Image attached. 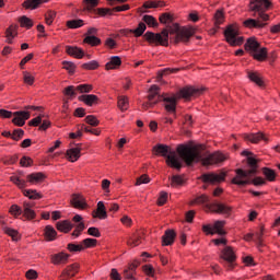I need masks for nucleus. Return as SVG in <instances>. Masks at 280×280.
I'll return each instance as SVG.
<instances>
[{"mask_svg":"<svg viewBox=\"0 0 280 280\" xmlns=\"http://www.w3.org/2000/svg\"><path fill=\"white\" fill-rule=\"evenodd\" d=\"M176 154L188 166L194 165V163H201L203 166L215 165L226 161V156L220 152L209 153L207 149H205V144H179L176 148Z\"/></svg>","mask_w":280,"mask_h":280,"instance_id":"nucleus-1","label":"nucleus"},{"mask_svg":"<svg viewBox=\"0 0 280 280\" xmlns=\"http://www.w3.org/2000/svg\"><path fill=\"white\" fill-rule=\"evenodd\" d=\"M243 156H246L245 161L249 167V170L244 171L242 168H237L235 171L236 176L232 178V184L237 185L238 187H246V185H255V187H259V185H266V179L261 177H255L253 176L257 174V170L259 168V160L253 152L250 151H243Z\"/></svg>","mask_w":280,"mask_h":280,"instance_id":"nucleus-2","label":"nucleus"},{"mask_svg":"<svg viewBox=\"0 0 280 280\" xmlns=\"http://www.w3.org/2000/svg\"><path fill=\"white\" fill-rule=\"evenodd\" d=\"M272 8L270 0H250L249 10L255 19H247L243 22L248 30H264L268 25L264 21H270V15L266 12Z\"/></svg>","mask_w":280,"mask_h":280,"instance_id":"nucleus-3","label":"nucleus"},{"mask_svg":"<svg viewBox=\"0 0 280 280\" xmlns=\"http://www.w3.org/2000/svg\"><path fill=\"white\" fill-rule=\"evenodd\" d=\"M160 23L166 26L161 33L147 32L145 40L155 45L167 46L170 34H176V18L170 13H162L159 18Z\"/></svg>","mask_w":280,"mask_h":280,"instance_id":"nucleus-4","label":"nucleus"},{"mask_svg":"<svg viewBox=\"0 0 280 280\" xmlns=\"http://www.w3.org/2000/svg\"><path fill=\"white\" fill-rule=\"evenodd\" d=\"M148 100L149 102H164V108L167 113H176V94H161V88L156 84L149 89Z\"/></svg>","mask_w":280,"mask_h":280,"instance_id":"nucleus-5","label":"nucleus"},{"mask_svg":"<svg viewBox=\"0 0 280 280\" xmlns=\"http://www.w3.org/2000/svg\"><path fill=\"white\" fill-rule=\"evenodd\" d=\"M152 152L155 156H163L168 167L176 170V150L172 147L163 143H158L152 148Z\"/></svg>","mask_w":280,"mask_h":280,"instance_id":"nucleus-6","label":"nucleus"},{"mask_svg":"<svg viewBox=\"0 0 280 280\" xmlns=\"http://www.w3.org/2000/svg\"><path fill=\"white\" fill-rule=\"evenodd\" d=\"M196 205H205L206 209L213 211L214 213H221L222 215L231 214V207L224 203H209V197L207 195H201L195 199Z\"/></svg>","mask_w":280,"mask_h":280,"instance_id":"nucleus-7","label":"nucleus"},{"mask_svg":"<svg viewBox=\"0 0 280 280\" xmlns=\"http://www.w3.org/2000/svg\"><path fill=\"white\" fill-rule=\"evenodd\" d=\"M245 50L250 51L255 60L262 61L268 58V50L266 48H261L259 46V42H257V38L255 37L247 38L245 43Z\"/></svg>","mask_w":280,"mask_h":280,"instance_id":"nucleus-8","label":"nucleus"},{"mask_svg":"<svg viewBox=\"0 0 280 280\" xmlns=\"http://www.w3.org/2000/svg\"><path fill=\"white\" fill-rule=\"evenodd\" d=\"M13 114L12 112L7 109H0V117H2L3 119H10V117L13 116L12 124H14V126H19L20 128H22L25 121H27V119H30L31 117L30 112L25 110L15 112Z\"/></svg>","mask_w":280,"mask_h":280,"instance_id":"nucleus-9","label":"nucleus"},{"mask_svg":"<svg viewBox=\"0 0 280 280\" xmlns=\"http://www.w3.org/2000/svg\"><path fill=\"white\" fill-rule=\"evenodd\" d=\"M226 43L232 47H237L244 44V37L240 36V30L235 25H229L224 31Z\"/></svg>","mask_w":280,"mask_h":280,"instance_id":"nucleus-10","label":"nucleus"},{"mask_svg":"<svg viewBox=\"0 0 280 280\" xmlns=\"http://www.w3.org/2000/svg\"><path fill=\"white\" fill-rule=\"evenodd\" d=\"M202 93H205V88H195V86H185L182 88L177 94L176 97L185 100L186 102H189V100L194 98V97H200V95H202Z\"/></svg>","mask_w":280,"mask_h":280,"instance_id":"nucleus-11","label":"nucleus"},{"mask_svg":"<svg viewBox=\"0 0 280 280\" xmlns=\"http://www.w3.org/2000/svg\"><path fill=\"white\" fill-rule=\"evenodd\" d=\"M221 264L229 269L233 270L235 268V259H237V256H235V252L231 246H226L222 252H221Z\"/></svg>","mask_w":280,"mask_h":280,"instance_id":"nucleus-12","label":"nucleus"},{"mask_svg":"<svg viewBox=\"0 0 280 280\" xmlns=\"http://www.w3.org/2000/svg\"><path fill=\"white\" fill-rule=\"evenodd\" d=\"M226 224V222L224 221H215L213 225L211 224H206L202 225V231L203 233H206L207 235H226V231H224V225Z\"/></svg>","mask_w":280,"mask_h":280,"instance_id":"nucleus-13","label":"nucleus"},{"mask_svg":"<svg viewBox=\"0 0 280 280\" xmlns=\"http://www.w3.org/2000/svg\"><path fill=\"white\" fill-rule=\"evenodd\" d=\"M196 34V28L179 26L176 24V42L188 43L189 38Z\"/></svg>","mask_w":280,"mask_h":280,"instance_id":"nucleus-14","label":"nucleus"},{"mask_svg":"<svg viewBox=\"0 0 280 280\" xmlns=\"http://www.w3.org/2000/svg\"><path fill=\"white\" fill-rule=\"evenodd\" d=\"M202 183H207L208 185H219V183H224V178H226V173H205L201 175Z\"/></svg>","mask_w":280,"mask_h":280,"instance_id":"nucleus-15","label":"nucleus"},{"mask_svg":"<svg viewBox=\"0 0 280 280\" xmlns=\"http://www.w3.org/2000/svg\"><path fill=\"white\" fill-rule=\"evenodd\" d=\"M75 91H79L80 93H91L93 91V85L80 84L77 88L73 85H69L65 89L63 93L67 97H75V95H78Z\"/></svg>","mask_w":280,"mask_h":280,"instance_id":"nucleus-16","label":"nucleus"},{"mask_svg":"<svg viewBox=\"0 0 280 280\" xmlns=\"http://www.w3.org/2000/svg\"><path fill=\"white\" fill-rule=\"evenodd\" d=\"M78 270H80V265L78 262L69 265L60 275V279L69 280L72 277H75V275H78Z\"/></svg>","mask_w":280,"mask_h":280,"instance_id":"nucleus-17","label":"nucleus"},{"mask_svg":"<svg viewBox=\"0 0 280 280\" xmlns=\"http://www.w3.org/2000/svg\"><path fill=\"white\" fill-rule=\"evenodd\" d=\"M23 217L27 220H35L36 212L34 211V203L24 201L23 202Z\"/></svg>","mask_w":280,"mask_h":280,"instance_id":"nucleus-18","label":"nucleus"},{"mask_svg":"<svg viewBox=\"0 0 280 280\" xmlns=\"http://www.w3.org/2000/svg\"><path fill=\"white\" fill-rule=\"evenodd\" d=\"M127 10H130V5L124 4V5L115 7L113 9L100 8L97 9V12L98 14H101V16H106V14H113V12H126Z\"/></svg>","mask_w":280,"mask_h":280,"instance_id":"nucleus-19","label":"nucleus"},{"mask_svg":"<svg viewBox=\"0 0 280 280\" xmlns=\"http://www.w3.org/2000/svg\"><path fill=\"white\" fill-rule=\"evenodd\" d=\"M92 215L93 218H98V220H106V218H108L106 206H104L103 201L97 202V209L96 211H93Z\"/></svg>","mask_w":280,"mask_h":280,"instance_id":"nucleus-20","label":"nucleus"},{"mask_svg":"<svg viewBox=\"0 0 280 280\" xmlns=\"http://www.w3.org/2000/svg\"><path fill=\"white\" fill-rule=\"evenodd\" d=\"M245 141H250V143H257L259 141H268L266 135L261 131L257 133H249L244 136Z\"/></svg>","mask_w":280,"mask_h":280,"instance_id":"nucleus-21","label":"nucleus"},{"mask_svg":"<svg viewBox=\"0 0 280 280\" xmlns=\"http://www.w3.org/2000/svg\"><path fill=\"white\" fill-rule=\"evenodd\" d=\"M66 52L68 56H72V58H78L79 60L84 58V50L77 46H66Z\"/></svg>","mask_w":280,"mask_h":280,"instance_id":"nucleus-22","label":"nucleus"},{"mask_svg":"<svg viewBox=\"0 0 280 280\" xmlns=\"http://www.w3.org/2000/svg\"><path fill=\"white\" fill-rule=\"evenodd\" d=\"M176 238V232L174 230H167L162 236V246H172L174 240Z\"/></svg>","mask_w":280,"mask_h":280,"instance_id":"nucleus-23","label":"nucleus"},{"mask_svg":"<svg viewBox=\"0 0 280 280\" xmlns=\"http://www.w3.org/2000/svg\"><path fill=\"white\" fill-rule=\"evenodd\" d=\"M98 97L95 94H83L79 96V102H83L86 106H93L98 102Z\"/></svg>","mask_w":280,"mask_h":280,"instance_id":"nucleus-24","label":"nucleus"},{"mask_svg":"<svg viewBox=\"0 0 280 280\" xmlns=\"http://www.w3.org/2000/svg\"><path fill=\"white\" fill-rule=\"evenodd\" d=\"M69 261V254L58 253L51 256V264L60 266V264H67Z\"/></svg>","mask_w":280,"mask_h":280,"instance_id":"nucleus-25","label":"nucleus"},{"mask_svg":"<svg viewBox=\"0 0 280 280\" xmlns=\"http://www.w3.org/2000/svg\"><path fill=\"white\" fill-rule=\"evenodd\" d=\"M247 78L250 80V82L257 84V86H264V77H261L259 72L247 71Z\"/></svg>","mask_w":280,"mask_h":280,"instance_id":"nucleus-26","label":"nucleus"},{"mask_svg":"<svg viewBox=\"0 0 280 280\" xmlns=\"http://www.w3.org/2000/svg\"><path fill=\"white\" fill-rule=\"evenodd\" d=\"M26 183H31V185H36L38 183H43L45 180V174L43 173H32L26 176Z\"/></svg>","mask_w":280,"mask_h":280,"instance_id":"nucleus-27","label":"nucleus"},{"mask_svg":"<svg viewBox=\"0 0 280 280\" xmlns=\"http://www.w3.org/2000/svg\"><path fill=\"white\" fill-rule=\"evenodd\" d=\"M21 176H23V172H19V176H11L10 180L16 185L19 189H25V187H27V180L21 178Z\"/></svg>","mask_w":280,"mask_h":280,"instance_id":"nucleus-28","label":"nucleus"},{"mask_svg":"<svg viewBox=\"0 0 280 280\" xmlns=\"http://www.w3.org/2000/svg\"><path fill=\"white\" fill-rule=\"evenodd\" d=\"M118 67H121V58L119 56H113L109 59V62L105 65V69L107 71H110L113 69H117Z\"/></svg>","mask_w":280,"mask_h":280,"instance_id":"nucleus-29","label":"nucleus"},{"mask_svg":"<svg viewBox=\"0 0 280 280\" xmlns=\"http://www.w3.org/2000/svg\"><path fill=\"white\" fill-rule=\"evenodd\" d=\"M71 203L75 209H86V200L84 197L74 195L71 199Z\"/></svg>","mask_w":280,"mask_h":280,"instance_id":"nucleus-30","label":"nucleus"},{"mask_svg":"<svg viewBox=\"0 0 280 280\" xmlns=\"http://www.w3.org/2000/svg\"><path fill=\"white\" fill-rule=\"evenodd\" d=\"M48 1L49 0H25L23 2V8H25L26 10H36L38 5L47 3Z\"/></svg>","mask_w":280,"mask_h":280,"instance_id":"nucleus-31","label":"nucleus"},{"mask_svg":"<svg viewBox=\"0 0 280 280\" xmlns=\"http://www.w3.org/2000/svg\"><path fill=\"white\" fill-rule=\"evenodd\" d=\"M57 231H60L61 233H69L71 229H73V225L69 220L59 221L56 224Z\"/></svg>","mask_w":280,"mask_h":280,"instance_id":"nucleus-32","label":"nucleus"},{"mask_svg":"<svg viewBox=\"0 0 280 280\" xmlns=\"http://www.w3.org/2000/svg\"><path fill=\"white\" fill-rule=\"evenodd\" d=\"M19 35V33L16 32V27L15 26H9L5 30V43H8L9 45H12V40H14V38H16V36Z\"/></svg>","mask_w":280,"mask_h":280,"instance_id":"nucleus-33","label":"nucleus"},{"mask_svg":"<svg viewBox=\"0 0 280 280\" xmlns=\"http://www.w3.org/2000/svg\"><path fill=\"white\" fill-rule=\"evenodd\" d=\"M22 191L26 198H30V200H40V198H43V195L37 192L36 189H23Z\"/></svg>","mask_w":280,"mask_h":280,"instance_id":"nucleus-34","label":"nucleus"},{"mask_svg":"<svg viewBox=\"0 0 280 280\" xmlns=\"http://www.w3.org/2000/svg\"><path fill=\"white\" fill-rule=\"evenodd\" d=\"M44 235H45L47 242H54V240H56V236L58 235V233L56 232V229H54V226L47 225L45 228Z\"/></svg>","mask_w":280,"mask_h":280,"instance_id":"nucleus-35","label":"nucleus"},{"mask_svg":"<svg viewBox=\"0 0 280 280\" xmlns=\"http://www.w3.org/2000/svg\"><path fill=\"white\" fill-rule=\"evenodd\" d=\"M68 160L71 163H75L80 159V148H72L67 151Z\"/></svg>","mask_w":280,"mask_h":280,"instance_id":"nucleus-36","label":"nucleus"},{"mask_svg":"<svg viewBox=\"0 0 280 280\" xmlns=\"http://www.w3.org/2000/svg\"><path fill=\"white\" fill-rule=\"evenodd\" d=\"M165 2L161 1V0H150L143 3L142 8H144V10H150L152 8H164Z\"/></svg>","mask_w":280,"mask_h":280,"instance_id":"nucleus-37","label":"nucleus"},{"mask_svg":"<svg viewBox=\"0 0 280 280\" xmlns=\"http://www.w3.org/2000/svg\"><path fill=\"white\" fill-rule=\"evenodd\" d=\"M3 232L5 233V235H9V237H11L13 240V242H19V240H21V235L19 234V231L11 229V228H3Z\"/></svg>","mask_w":280,"mask_h":280,"instance_id":"nucleus-38","label":"nucleus"},{"mask_svg":"<svg viewBox=\"0 0 280 280\" xmlns=\"http://www.w3.org/2000/svg\"><path fill=\"white\" fill-rule=\"evenodd\" d=\"M84 10L88 12H93L97 5H100V0H83Z\"/></svg>","mask_w":280,"mask_h":280,"instance_id":"nucleus-39","label":"nucleus"},{"mask_svg":"<svg viewBox=\"0 0 280 280\" xmlns=\"http://www.w3.org/2000/svg\"><path fill=\"white\" fill-rule=\"evenodd\" d=\"M148 27L145 26V23L140 22L138 24V27L136 30H130V34H135L136 38H139V36H143V33L145 32Z\"/></svg>","mask_w":280,"mask_h":280,"instance_id":"nucleus-40","label":"nucleus"},{"mask_svg":"<svg viewBox=\"0 0 280 280\" xmlns=\"http://www.w3.org/2000/svg\"><path fill=\"white\" fill-rule=\"evenodd\" d=\"M127 244L131 247L135 248V246H139L141 244V234H132L128 241Z\"/></svg>","mask_w":280,"mask_h":280,"instance_id":"nucleus-41","label":"nucleus"},{"mask_svg":"<svg viewBox=\"0 0 280 280\" xmlns=\"http://www.w3.org/2000/svg\"><path fill=\"white\" fill-rule=\"evenodd\" d=\"M222 23H224V12L222 10H218L214 14V25L219 30Z\"/></svg>","mask_w":280,"mask_h":280,"instance_id":"nucleus-42","label":"nucleus"},{"mask_svg":"<svg viewBox=\"0 0 280 280\" xmlns=\"http://www.w3.org/2000/svg\"><path fill=\"white\" fill-rule=\"evenodd\" d=\"M142 21L147 23L149 27H159V22H156V19L152 15H144Z\"/></svg>","mask_w":280,"mask_h":280,"instance_id":"nucleus-43","label":"nucleus"},{"mask_svg":"<svg viewBox=\"0 0 280 280\" xmlns=\"http://www.w3.org/2000/svg\"><path fill=\"white\" fill-rule=\"evenodd\" d=\"M84 43H88V45H92V47H96V45H100L102 43V39L95 37V35H88L84 38Z\"/></svg>","mask_w":280,"mask_h":280,"instance_id":"nucleus-44","label":"nucleus"},{"mask_svg":"<svg viewBox=\"0 0 280 280\" xmlns=\"http://www.w3.org/2000/svg\"><path fill=\"white\" fill-rule=\"evenodd\" d=\"M67 248L70 253H82V250H84V245L83 244L78 245L75 243H69Z\"/></svg>","mask_w":280,"mask_h":280,"instance_id":"nucleus-45","label":"nucleus"},{"mask_svg":"<svg viewBox=\"0 0 280 280\" xmlns=\"http://www.w3.org/2000/svg\"><path fill=\"white\" fill-rule=\"evenodd\" d=\"M20 25L21 27H26L27 30H30L31 27H34V22H32V19L23 15L22 18H20Z\"/></svg>","mask_w":280,"mask_h":280,"instance_id":"nucleus-46","label":"nucleus"},{"mask_svg":"<svg viewBox=\"0 0 280 280\" xmlns=\"http://www.w3.org/2000/svg\"><path fill=\"white\" fill-rule=\"evenodd\" d=\"M67 25L70 30H78V27H82L84 25L83 20H70L67 22Z\"/></svg>","mask_w":280,"mask_h":280,"instance_id":"nucleus-47","label":"nucleus"},{"mask_svg":"<svg viewBox=\"0 0 280 280\" xmlns=\"http://www.w3.org/2000/svg\"><path fill=\"white\" fill-rule=\"evenodd\" d=\"M262 174L267 178V180L271 183L275 180V178H277V173H275V171L270 168H262Z\"/></svg>","mask_w":280,"mask_h":280,"instance_id":"nucleus-48","label":"nucleus"},{"mask_svg":"<svg viewBox=\"0 0 280 280\" xmlns=\"http://www.w3.org/2000/svg\"><path fill=\"white\" fill-rule=\"evenodd\" d=\"M9 213L13 215V218H19L23 213V209L19 207V205H12L9 209Z\"/></svg>","mask_w":280,"mask_h":280,"instance_id":"nucleus-49","label":"nucleus"},{"mask_svg":"<svg viewBox=\"0 0 280 280\" xmlns=\"http://www.w3.org/2000/svg\"><path fill=\"white\" fill-rule=\"evenodd\" d=\"M83 248H95L97 246V240L95 238H85L82 241Z\"/></svg>","mask_w":280,"mask_h":280,"instance_id":"nucleus-50","label":"nucleus"},{"mask_svg":"<svg viewBox=\"0 0 280 280\" xmlns=\"http://www.w3.org/2000/svg\"><path fill=\"white\" fill-rule=\"evenodd\" d=\"M97 67H100V63L96 60H92L82 65V69H86L88 71H95Z\"/></svg>","mask_w":280,"mask_h":280,"instance_id":"nucleus-51","label":"nucleus"},{"mask_svg":"<svg viewBox=\"0 0 280 280\" xmlns=\"http://www.w3.org/2000/svg\"><path fill=\"white\" fill-rule=\"evenodd\" d=\"M138 267L139 262H132L131 265H129V268L125 269V277H127V279L132 278V272H135V270H137Z\"/></svg>","mask_w":280,"mask_h":280,"instance_id":"nucleus-52","label":"nucleus"},{"mask_svg":"<svg viewBox=\"0 0 280 280\" xmlns=\"http://www.w3.org/2000/svg\"><path fill=\"white\" fill-rule=\"evenodd\" d=\"M129 106L128 98L126 96H119L118 97V108L120 110H126Z\"/></svg>","mask_w":280,"mask_h":280,"instance_id":"nucleus-53","label":"nucleus"},{"mask_svg":"<svg viewBox=\"0 0 280 280\" xmlns=\"http://www.w3.org/2000/svg\"><path fill=\"white\" fill-rule=\"evenodd\" d=\"M63 65V69H66V71H68V73L73 74L75 73V63L71 62V61H62Z\"/></svg>","mask_w":280,"mask_h":280,"instance_id":"nucleus-54","label":"nucleus"},{"mask_svg":"<svg viewBox=\"0 0 280 280\" xmlns=\"http://www.w3.org/2000/svg\"><path fill=\"white\" fill-rule=\"evenodd\" d=\"M25 136V131L23 129H15L13 133H11V139L13 141H21V138Z\"/></svg>","mask_w":280,"mask_h":280,"instance_id":"nucleus-55","label":"nucleus"},{"mask_svg":"<svg viewBox=\"0 0 280 280\" xmlns=\"http://www.w3.org/2000/svg\"><path fill=\"white\" fill-rule=\"evenodd\" d=\"M85 121L93 127L100 126V120L97 119V117L93 116V115H89L85 117Z\"/></svg>","mask_w":280,"mask_h":280,"instance_id":"nucleus-56","label":"nucleus"},{"mask_svg":"<svg viewBox=\"0 0 280 280\" xmlns=\"http://www.w3.org/2000/svg\"><path fill=\"white\" fill-rule=\"evenodd\" d=\"M148 183H150V177L143 174L137 178L136 186L139 187V185H148Z\"/></svg>","mask_w":280,"mask_h":280,"instance_id":"nucleus-57","label":"nucleus"},{"mask_svg":"<svg viewBox=\"0 0 280 280\" xmlns=\"http://www.w3.org/2000/svg\"><path fill=\"white\" fill-rule=\"evenodd\" d=\"M34 161L30 156H23L20 161L22 167H32Z\"/></svg>","mask_w":280,"mask_h":280,"instance_id":"nucleus-58","label":"nucleus"},{"mask_svg":"<svg viewBox=\"0 0 280 280\" xmlns=\"http://www.w3.org/2000/svg\"><path fill=\"white\" fill-rule=\"evenodd\" d=\"M174 71H176V69H164L162 72H159L158 74V82L163 83V75H170V73H174Z\"/></svg>","mask_w":280,"mask_h":280,"instance_id":"nucleus-59","label":"nucleus"},{"mask_svg":"<svg viewBox=\"0 0 280 280\" xmlns=\"http://www.w3.org/2000/svg\"><path fill=\"white\" fill-rule=\"evenodd\" d=\"M54 19H56V13L54 11H48L45 14L46 25H51V23H54Z\"/></svg>","mask_w":280,"mask_h":280,"instance_id":"nucleus-60","label":"nucleus"},{"mask_svg":"<svg viewBox=\"0 0 280 280\" xmlns=\"http://www.w3.org/2000/svg\"><path fill=\"white\" fill-rule=\"evenodd\" d=\"M88 235H91L92 237H102V233L100 232V229L95 226L88 229Z\"/></svg>","mask_w":280,"mask_h":280,"instance_id":"nucleus-61","label":"nucleus"},{"mask_svg":"<svg viewBox=\"0 0 280 280\" xmlns=\"http://www.w3.org/2000/svg\"><path fill=\"white\" fill-rule=\"evenodd\" d=\"M23 78H24L25 84H30V85L34 84V77L32 74H30V72L24 71Z\"/></svg>","mask_w":280,"mask_h":280,"instance_id":"nucleus-62","label":"nucleus"},{"mask_svg":"<svg viewBox=\"0 0 280 280\" xmlns=\"http://www.w3.org/2000/svg\"><path fill=\"white\" fill-rule=\"evenodd\" d=\"M167 202V192L161 191L160 197L158 199V205L159 207H163Z\"/></svg>","mask_w":280,"mask_h":280,"instance_id":"nucleus-63","label":"nucleus"},{"mask_svg":"<svg viewBox=\"0 0 280 280\" xmlns=\"http://www.w3.org/2000/svg\"><path fill=\"white\" fill-rule=\"evenodd\" d=\"M26 279H38V272L34 269L26 271Z\"/></svg>","mask_w":280,"mask_h":280,"instance_id":"nucleus-64","label":"nucleus"}]
</instances>
